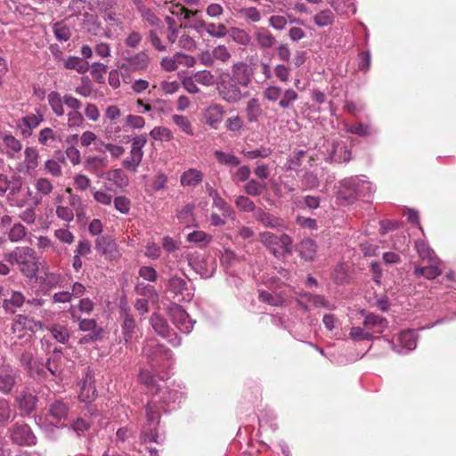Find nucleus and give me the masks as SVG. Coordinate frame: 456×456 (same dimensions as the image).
Returning <instances> with one entry per match:
<instances>
[{"label": "nucleus", "instance_id": "nucleus-1", "mask_svg": "<svg viewBox=\"0 0 456 456\" xmlns=\"http://www.w3.org/2000/svg\"><path fill=\"white\" fill-rule=\"evenodd\" d=\"M7 260L11 264L17 265L20 273L29 279L37 276L42 265L36 251L29 247L16 248L7 256Z\"/></svg>", "mask_w": 456, "mask_h": 456}, {"label": "nucleus", "instance_id": "nucleus-2", "mask_svg": "<svg viewBox=\"0 0 456 456\" xmlns=\"http://www.w3.org/2000/svg\"><path fill=\"white\" fill-rule=\"evenodd\" d=\"M363 186L367 190H371V183L360 176H352L345 178L339 183L337 191V200L341 205H349L354 203L359 198L358 187Z\"/></svg>", "mask_w": 456, "mask_h": 456}, {"label": "nucleus", "instance_id": "nucleus-3", "mask_svg": "<svg viewBox=\"0 0 456 456\" xmlns=\"http://www.w3.org/2000/svg\"><path fill=\"white\" fill-rule=\"evenodd\" d=\"M149 65L150 57L146 51H141L136 53L128 50L124 51L120 61L118 62V68L123 77L133 72L145 71Z\"/></svg>", "mask_w": 456, "mask_h": 456}, {"label": "nucleus", "instance_id": "nucleus-4", "mask_svg": "<svg viewBox=\"0 0 456 456\" xmlns=\"http://www.w3.org/2000/svg\"><path fill=\"white\" fill-rule=\"evenodd\" d=\"M259 237L260 241L276 257L292 252V239L285 233L279 236L270 232H263L259 234Z\"/></svg>", "mask_w": 456, "mask_h": 456}, {"label": "nucleus", "instance_id": "nucleus-5", "mask_svg": "<svg viewBox=\"0 0 456 456\" xmlns=\"http://www.w3.org/2000/svg\"><path fill=\"white\" fill-rule=\"evenodd\" d=\"M167 292L176 302H190L194 296L193 289L189 281L177 275L169 278Z\"/></svg>", "mask_w": 456, "mask_h": 456}, {"label": "nucleus", "instance_id": "nucleus-6", "mask_svg": "<svg viewBox=\"0 0 456 456\" xmlns=\"http://www.w3.org/2000/svg\"><path fill=\"white\" fill-rule=\"evenodd\" d=\"M147 143V136L142 134L131 140L129 156L122 161L124 168L135 173L143 158V147Z\"/></svg>", "mask_w": 456, "mask_h": 456}, {"label": "nucleus", "instance_id": "nucleus-7", "mask_svg": "<svg viewBox=\"0 0 456 456\" xmlns=\"http://www.w3.org/2000/svg\"><path fill=\"white\" fill-rule=\"evenodd\" d=\"M240 87V85L231 79L222 78L217 84V92L223 101L229 104H236L246 96Z\"/></svg>", "mask_w": 456, "mask_h": 456}, {"label": "nucleus", "instance_id": "nucleus-8", "mask_svg": "<svg viewBox=\"0 0 456 456\" xmlns=\"http://www.w3.org/2000/svg\"><path fill=\"white\" fill-rule=\"evenodd\" d=\"M158 400H153L151 403H148L146 406V419L147 425L144 427V429L142 434V439L147 442H156L158 443V435L155 432V428L159 420V410L157 408L156 403Z\"/></svg>", "mask_w": 456, "mask_h": 456}, {"label": "nucleus", "instance_id": "nucleus-9", "mask_svg": "<svg viewBox=\"0 0 456 456\" xmlns=\"http://www.w3.org/2000/svg\"><path fill=\"white\" fill-rule=\"evenodd\" d=\"M10 431L11 439L16 444L30 446L34 445L37 442L36 436L27 424L15 423Z\"/></svg>", "mask_w": 456, "mask_h": 456}, {"label": "nucleus", "instance_id": "nucleus-10", "mask_svg": "<svg viewBox=\"0 0 456 456\" xmlns=\"http://www.w3.org/2000/svg\"><path fill=\"white\" fill-rule=\"evenodd\" d=\"M327 159L330 162H347L351 159V152L342 141H328L326 144Z\"/></svg>", "mask_w": 456, "mask_h": 456}, {"label": "nucleus", "instance_id": "nucleus-11", "mask_svg": "<svg viewBox=\"0 0 456 456\" xmlns=\"http://www.w3.org/2000/svg\"><path fill=\"white\" fill-rule=\"evenodd\" d=\"M230 79L240 85L242 87H248L252 82L253 72L251 68L244 61H238L231 67Z\"/></svg>", "mask_w": 456, "mask_h": 456}, {"label": "nucleus", "instance_id": "nucleus-12", "mask_svg": "<svg viewBox=\"0 0 456 456\" xmlns=\"http://www.w3.org/2000/svg\"><path fill=\"white\" fill-rule=\"evenodd\" d=\"M170 315L173 323L180 331L188 334L193 329L195 321L191 319L189 314L178 305L170 309Z\"/></svg>", "mask_w": 456, "mask_h": 456}, {"label": "nucleus", "instance_id": "nucleus-13", "mask_svg": "<svg viewBox=\"0 0 456 456\" xmlns=\"http://www.w3.org/2000/svg\"><path fill=\"white\" fill-rule=\"evenodd\" d=\"M225 114L224 107L219 103H211L203 111L205 123L213 129H217Z\"/></svg>", "mask_w": 456, "mask_h": 456}, {"label": "nucleus", "instance_id": "nucleus-14", "mask_svg": "<svg viewBox=\"0 0 456 456\" xmlns=\"http://www.w3.org/2000/svg\"><path fill=\"white\" fill-rule=\"evenodd\" d=\"M97 251L105 256L110 260H115L120 257L117 243L109 237H100L96 240Z\"/></svg>", "mask_w": 456, "mask_h": 456}, {"label": "nucleus", "instance_id": "nucleus-15", "mask_svg": "<svg viewBox=\"0 0 456 456\" xmlns=\"http://www.w3.org/2000/svg\"><path fill=\"white\" fill-rule=\"evenodd\" d=\"M142 352L151 361L152 366H155L154 362H158L159 360L168 359L171 356V351L169 349L154 342L148 343L143 347Z\"/></svg>", "mask_w": 456, "mask_h": 456}, {"label": "nucleus", "instance_id": "nucleus-16", "mask_svg": "<svg viewBox=\"0 0 456 456\" xmlns=\"http://www.w3.org/2000/svg\"><path fill=\"white\" fill-rule=\"evenodd\" d=\"M17 370L10 365L0 369V392L8 395L16 384Z\"/></svg>", "mask_w": 456, "mask_h": 456}, {"label": "nucleus", "instance_id": "nucleus-17", "mask_svg": "<svg viewBox=\"0 0 456 456\" xmlns=\"http://www.w3.org/2000/svg\"><path fill=\"white\" fill-rule=\"evenodd\" d=\"M253 38L257 46L261 49L273 48L276 44V38L272 32L264 27H255Z\"/></svg>", "mask_w": 456, "mask_h": 456}, {"label": "nucleus", "instance_id": "nucleus-18", "mask_svg": "<svg viewBox=\"0 0 456 456\" xmlns=\"http://www.w3.org/2000/svg\"><path fill=\"white\" fill-rule=\"evenodd\" d=\"M399 346H393V349L399 354L405 351L413 350L417 346V336L413 330L402 331L397 338Z\"/></svg>", "mask_w": 456, "mask_h": 456}, {"label": "nucleus", "instance_id": "nucleus-19", "mask_svg": "<svg viewBox=\"0 0 456 456\" xmlns=\"http://www.w3.org/2000/svg\"><path fill=\"white\" fill-rule=\"evenodd\" d=\"M303 302L306 303V305H304L305 310H307L310 305L314 307H323L329 310L336 308L335 305L327 301L324 297L321 295H314L308 292L300 295L299 303L302 304Z\"/></svg>", "mask_w": 456, "mask_h": 456}, {"label": "nucleus", "instance_id": "nucleus-20", "mask_svg": "<svg viewBox=\"0 0 456 456\" xmlns=\"http://www.w3.org/2000/svg\"><path fill=\"white\" fill-rule=\"evenodd\" d=\"M362 326L369 331L375 334H381L387 326V322L385 318L369 314L365 316Z\"/></svg>", "mask_w": 456, "mask_h": 456}, {"label": "nucleus", "instance_id": "nucleus-21", "mask_svg": "<svg viewBox=\"0 0 456 456\" xmlns=\"http://www.w3.org/2000/svg\"><path fill=\"white\" fill-rule=\"evenodd\" d=\"M69 406L61 400H56L49 404V415L52 417L55 424H61L68 418Z\"/></svg>", "mask_w": 456, "mask_h": 456}, {"label": "nucleus", "instance_id": "nucleus-22", "mask_svg": "<svg viewBox=\"0 0 456 456\" xmlns=\"http://www.w3.org/2000/svg\"><path fill=\"white\" fill-rule=\"evenodd\" d=\"M254 216L256 221L261 223L265 227L273 229H282L284 227L282 219L264 211L260 208L256 210Z\"/></svg>", "mask_w": 456, "mask_h": 456}, {"label": "nucleus", "instance_id": "nucleus-23", "mask_svg": "<svg viewBox=\"0 0 456 456\" xmlns=\"http://www.w3.org/2000/svg\"><path fill=\"white\" fill-rule=\"evenodd\" d=\"M41 327L42 324L40 322H36L28 316L20 314L16 317L14 322L12 323V330L13 333L21 332L23 330L35 332L41 329Z\"/></svg>", "mask_w": 456, "mask_h": 456}, {"label": "nucleus", "instance_id": "nucleus-24", "mask_svg": "<svg viewBox=\"0 0 456 456\" xmlns=\"http://www.w3.org/2000/svg\"><path fill=\"white\" fill-rule=\"evenodd\" d=\"M37 401V397L28 391H22L16 398L20 410L26 413L35 411Z\"/></svg>", "mask_w": 456, "mask_h": 456}, {"label": "nucleus", "instance_id": "nucleus-25", "mask_svg": "<svg viewBox=\"0 0 456 456\" xmlns=\"http://www.w3.org/2000/svg\"><path fill=\"white\" fill-rule=\"evenodd\" d=\"M102 178H104L107 181L111 182L114 185H116L118 188H124L127 186L129 183L128 176L120 168L112 169L102 173Z\"/></svg>", "mask_w": 456, "mask_h": 456}, {"label": "nucleus", "instance_id": "nucleus-26", "mask_svg": "<svg viewBox=\"0 0 456 456\" xmlns=\"http://www.w3.org/2000/svg\"><path fill=\"white\" fill-rule=\"evenodd\" d=\"M108 160L106 158L99 156H89L84 161L85 169L90 173L95 174L98 177H102L101 169L106 167Z\"/></svg>", "mask_w": 456, "mask_h": 456}, {"label": "nucleus", "instance_id": "nucleus-27", "mask_svg": "<svg viewBox=\"0 0 456 456\" xmlns=\"http://www.w3.org/2000/svg\"><path fill=\"white\" fill-rule=\"evenodd\" d=\"M203 174L196 168L184 171L180 177L181 185L183 187H194L202 182Z\"/></svg>", "mask_w": 456, "mask_h": 456}, {"label": "nucleus", "instance_id": "nucleus-28", "mask_svg": "<svg viewBox=\"0 0 456 456\" xmlns=\"http://www.w3.org/2000/svg\"><path fill=\"white\" fill-rule=\"evenodd\" d=\"M246 117L249 123L257 122L263 113L259 99L253 97L247 102L245 108Z\"/></svg>", "mask_w": 456, "mask_h": 456}, {"label": "nucleus", "instance_id": "nucleus-29", "mask_svg": "<svg viewBox=\"0 0 456 456\" xmlns=\"http://www.w3.org/2000/svg\"><path fill=\"white\" fill-rule=\"evenodd\" d=\"M3 142L6 148V155L10 159H17L22 150L21 142L12 134H4L3 136Z\"/></svg>", "mask_w": 456, "mask_h": 456}, {"label": "nucleus", "instance_id": "nucleus-30", "mask_svg": "<svg viewBox=\"0 0 456 456\" xmlns=\"http://www.w3.org/2000/svg\"><path fill=\"white\" fill-rule=\"evenodd\" d=\"M20 362L31 376L34 374L42 375L44 372L45 365L43 363H37L34 360L33 355L28 352H24L20 355Z\"/></svg>", "mask_w": 456, "mask_h": 456}, {"label": "nucleus", "instance_id": "nucleus-31", "mask_svg": "<svg viewBox=\"0 0 456 456\" xmlns=\"http://www.w3.org/2000/svg\"><path fill=\"white\" fill-rule=\"evenodd\" d=\"M120 314L122 318L124 319L122 325L124 339L126 342H128L129 340L132 339L135 328V322L133 316L129 314L126 308L121 307Z\"/></svg>", "mask_w": 456, "mask_h": 456}, {"label": "nucleus", "instance_id": "nucleus-32", "mask_svg": "<svg viewBox=\"0 0 456 456\" xmlns=\"http://www.w3.org/2000/svg\"><path fill=\"white\" fill-rule=\"evenodd\" d=\"M25 302V297L19 291H12V296L9 299L3 301V308L6 313L13 314L15 309L22 306Z\"/></svg>", "mask_w": 456, "mask_h": 456}, {"label": "nucleus", "instance_id": "nucleus-33", "mask_svg": "<svg viewBox=\"0 0 456 456\" xmlns=\"http://www.w3.org/2000/svg\"><path fill=\"white\" fill-rule=\"evenodd\" d=\"M201 27L208 36L214 38H223L228 34L227 27L224 23L201 22Z\"/></svg>", "mask_w": 456, "mask_h": 456}, {"label": "nucleus", "instance_id": "nucleus-34", "mask_svg": "<svg viewBox=\"0 0 456 456\" xmlns=\"http://www.w3.org/2000/svg\"><path fill=\"white\" fill-rule=\"evenodd\" d=\"M419 257L427 263H440L433 249L425 241H417L415 244Z\"/></svg>", "mask_w": 456, "mask_h": 456}, {"label": "nucleus", "instance_id": "nucleus-35", "mask_svg": "<svg viewBox=\"0 0 456 456\" xmlns=\"http://www.w3.org/2000/svg\"><path fill=\"white\" fill-rule=\"evenodd\" d=\"M440 263H428L427 266L416 267L414 269V274L416 276H424L427 279H435L441 275L442 270L438 265Z\"/></svg>", "mask_w": 456, "mask_h": 456}, {"label": "nucleus", "instance_id": "nucleus-36", "mask_svg": "<svg viewBox=\"0 0 456 456\" xmlns=\"http://www.w3.org/2000/svg\"><path fill=\"white\" fill-rule=\"evenodd\" d=\"M47 102L51 107V110L57 117L64 115L63 98L56 91H52L47 95Z\"/></svg>", "mask_w": 456, "mask_h": 456}, {"label": "nucleus", "instance_id": "nucleus-37", "mask_svg": "<svg viewBox=\"0 0 456 456\" xmlns=\"http://www.w3.org/2000/svg\"><path fill=\"white\" fill-rule=\"evenodd\" d=\"M297 250L302 258L311 261L316 253V244L311 239L304 240L299 243Z\"/></svg>", "mask_w": 456, "mask_h": 456}, {"label": "nucleus", "instance_id": "nucleus-38", "mask_svg": "<svg viewBox=\"0 0 456 456\" xmlns=\"http://www.w3.org/2000/svg\"><path fill=\"white\" fill-rule=\"evenodd\" d=\"M151 324L153 330L161 337L168 338L169 326L167 321L159 314H153L151 317Z\"/></svg>", "mask_w": 456, "mask_h": 456}, {"label": "nucleus", "instance_id": "nucleus-39", "mask_svg": "<svg viewBox=\"0 0 456 456\" xmlns=\"http://www.w3.org/2000/svg\"><path fill=\"white\" fill-rule=\"evenodd\" d=\"M37 140L41 145L53 147L61 139L55 131L50 127H45L40 130Z\"/></svg>", "mask_w": 456, "mask_h": 456}, {"label": "nucleus", "instance_id": "nucleus-40", "mask_svg": "<svg viewBox=\"0 0 456 456\" xmlns=\"http://www.w3.org/2000/svg\"><path fill=\"white\" fill-rule=\"evenodd\" d=\"M95 395L96 389L94 386L93 379L87 375L86 380L82 384L79 399L83 402H89L94 399Z\"/></svg>", "mask_w": 456, "mask_h": 456}, {"label": "nucleus", "instance_id": "nucleus-41", "mask_svg": "<svg viewBox=\"0 0 456 456\" xmlns=\"http://www.w3.org/2000/svg\"><path fill=\"white\" fill-rule=\"evenodd\" d=\"M335 14L330 9H324L314 16V22L317 27L330 26L335 21Z\"/></svg>", "mask_w": 456, "mask_h": 456}, {"label": "nucleus", "instance_id": "nucleus-42", "mask_svg": "<svg viewBox=\"0 0 456 456\" xmlns=\"http://www.w3.org/2000/svg\"><path fill=\"white\" fill-rule=\"evenodd\" d=\"M137 9L144 22L148 23L151 27H159L161 25V20L151 9L143 4L139 5Z\"/></svg>", "mask_w": 456, "mask_h": 456}, {"label": "nucleus", "instance_id": "nucleus-43", "mask_svg": "<svg viewBox=\"0 0 456 456\" xmlns=\"http://www.w3.org/2000/svg\"><path fill=\"white\" fill-rule=\"evenodd\" d=\"M24 164L28 171H34L38 167V151L34 147H27L24 151Z\"/></svg>", "mask_w": 456, "mask_h": 456}, {"label": "nucleus", "instance_id": "nucleus-44", "mask_svg": "<svg viewBox=\"0 0 456 456\" xmlns=\"http://www.w3.org/2000/svg\"><path fill=\"white\" fill-rule=\"evenodd\" d=\"M64 67L68 69H75L80 74H84L89 69L88 62L77 56H69L65 60Z\"/></svg>", "mask_w": 456, "mask_h": 456}, {"label": "nucleus", "instance_id": "nucleus-45", "mask_svg": "<svg viewBox=\"0 0 456 456\" xmlns=\"http://www.w3.org/2000/svg\"><path fill=\"white\" fill-rule=\"evenodd\" d=\"M328 3L335 9L338 13H354L355 7L354 0H327Z\"/></svg>", "mask_w": 456, "mask_h": 456}, {"label": "nucleus", "instance_id": "nucleus-46", "mask_svg": "<svg viewBox=\"0 0 456 456\" xmlns=\"http://www.w3.org/2000/svg\"><path fill=\"white\" fill-rule=\"evenodd\" d=\"M212 56L214 57L215 62L217 61L225 64L231 60L232 53L226 45H217L212 49Z\"/></svg>", "mask_w": 456, "mask_h": 456}, {"label": "nucleus", "instance_id": "nucleus-47", "mask_svg": "<svg viewBox=\"0 0 456 456\" xmlns=\"http://www.w3.org/2000/svg\"><path fill=\"white\" fill-rule=\"evenodd\" d=\"M213 237L203 231H194L187 235V240L200 247H205L212 241Z\"/></svg>", "mask_w": 456, "mask_h": 456}, {"label": "nucleus", "instance_id": "nucleus-48", "mask_svg": "<svg viewBox=\"0 0 456 456\" xmlns=\"http://www.w3.org/2000/svg\"><path fill=\"white\" fill-rule=\"evenodd\" d=\"M224 126L228 132L234 134L235 135L240 134L244 127V121L239 115L232 116L226 118Z\"/></svg>", "mask_w": 456, "mask_h": 456}, {"label": "nucleus", "instance_id": "nucleus-49", "mask_svg": "<svg viewBox=\"0 0 456 456\" xmlns=\"http://www.w3.org/2000/svg\"><path fill=\"white\" fill-rule=\"evenodd\" d=\"M52 336L60 343L66 344L69 339L68 329L61 324H53L49 328Z\"/></svg>", "mask_w": 456, "mask_h": 456}, {"label": "nucleus", "instance_id": "nucleus-50", "mask_svg": "<svg viewBox=\"0 0 456 456\" xmlns=\"http://www.w3.org/2000/svg\"><path fill=\"white\" fill-rule=\"evenodd\" d=\"M150 136L155 141L169 142L173 139V133L165 126H155L151 132Z\"/></svg>", "mask_w": 456, "mask_h": 456}, {"label": "nucleus", "instance_id": "nucleus-51", "mask_svg": "<svg viewBox=\"0 0 456 456\" xmlns=\"http://www.w3.org/2000/svg\"><path fill=\"white\" fill-rule=\"evenodd\" d=\"M234 204L240 211L243 212H256L258 208H256L255 203L248 197L240 195L235 198Z\"/></svg>", "mask_w": 456, "mask_h": 456}, {"label": "nucleus", "instance_id": "nucleus-52", "mask_svg": "<svg viewBox=\"0 0 456 456\" xmlns=\"http://www.w3.org/2000/svg\"><path fill=\"white\" fill-rule=\"evenodd\" d=\"M215 157L220 164L237 167L240 164V160L232 153L216 151Z\"/></svg>", "mask_w": 456, "mask_h": 456}, {"label": "nucleus", "instance_id": "nucleus-53", "mask_svg": "<svg viewBox=\"0 0 456 456\" xmlns=\"http://www.w3.org/2000/svg\"><path fill=\"white\" fill-rule=\"evenodd\" d=\"M297 93L292 88H288L285 91H282L281 100L279 101V106L283 110L289 109L293 102L297 100Z\"/></svg>", "mask_w": 456, "mask_h": 456}, {"label": "nucleus", "instance_id": "nucleus-54", "mask_svg": "<svg viewBox=\"0 0 456 456\" xmlns=\"http://www.w3.org/2000/svg\"><path fill=\"white\" fill-rule=\"evenodd\" d=\"M297 93L292 88H288L285 91H282L281 100L279 101V106L283 110L289 109L293 102L297 100Z\"/></svg>", "mask_w": 456, "mask_h": 456}, {"label": "nucleus", "instance_id": "nucleus-55", "mask_svg": "<svg viewBox=\"0 0 456 456\" xmlns=\"http://www.w3.org/2000/svg\"><path fill=\"white\" fill-rule=\"evenodd\" d=\"M43 121L42 115H28L21 118V122L27 126V129L22 130L23 134L30 135L31 130L36 128Z\"/></svg>", "mask_w": 456, "mask_h": 456}, {"label": "nucleus", "instance_id": "nucleus-56", "mask_svg": "<svg viewBox=\"0 0 456 456\" xmlns=\"http://www.w3.org/2000/svg\"><path fill=\"white\" fill-rule=\"evenodd\" d=\"M349 336L354 341L370 340L374 338L373 333L371 331L367 330L363 326L352 327L350 330Z\"/></svg>", "mask_w": 456, "mask_h": 456}, {"label": "nucleus", "instance_id": "nucleus-57", "mask_svg": "<svg viewBox=\"0 0 456 456\" xmlns=\"http://www.w3.org/2000/svg\"><path fill=\"white\" fill-rule=\"evenodd\" d=\"M172 120L183 133L193 134L191 123L187 117L175 114L172 116Z\"/></svg>", "mask_w": 456, "mask_h": 456}, {"label": "nucleus", "instance_id": "nucleus-58", "mask_svg": "<svg viewBox=\"0 0 456 456\" xmlns=\"http://www.w3.org/2000/svg\"><path fill=\"white\" fill-rule=\"evenodd\" d=\"M266 188L265 183L257 182L256 180H250L244 185V191L250 196H259Z\"/></svg>", "mask_w": 456, "mask_h": 456}, {"label": "nucleus", "instance_id": "nucleus-59", "mask_svg": "<svg viewBox=\"0 0 456 456\" xmlns=\"http://www.w3.org/2000/svg\"><path fill=\"white\" fill-rule=\"evenodd\" d=\"M193 77L199 84H201L205 86H212L216 82L215 76L210 70L208 69L196 72Z\"/></svg>", "mask_w": 456, "mask_h": 456}, {"label": "nucleus", "instance_id": "nucleus-60", "mask_svg": "<svg viewBox=\"0 0 456 456\" xmlns=\"http://www.w3.org/2000/svg\"><path fill=\"white\" fill-rule=\"evenodd\" d=\"M272 150L271 148L265 147V146H260L257 149L250 150V151H243L242 154L249 159H265L271 155Z\"/></svg>", "mask_w": 456, "mask_h": 456}, {"label": "nucleus", "instance_id": "nucleus-61", "mask_svg": "<svg viewBox=\"0 0 456 456\" xmlns=\"http://www.w3.org/2000/svg\"><path fill=\"white\" fill-rule=\"evenodd\" d=\"M238 12L244 20L251 22H258L262 18L260 12L256 7L240 8Z\"/></svg>", "mask_w": 456, "mask_h": 456}, {"label": "nucleus", "instance_id": "nucleus-62", "mask_svg": "<svg viewBox=\"0 0 456 456\" xmlns=\"http://www.w3.org/2000/svg\"><path fill=\"white\" fill-rule=\"evenodd\" d=\"M281 94L282 89L278 86H269L263 91V97L270 102L280 101Z\"/></svg>", "mask_w": 456, "mask_h": 456}, {"label": "nucleus", "instance_id": "nucleus-63", "mask_svg": "<svg viewBox=\"0 0 456 456\" xmlns=\"http://www.w3.org/2000/svg\"><path fill=\"white\" fill-rule=\"evenodd\" d=\"M135 291L138 295L144 296L149 299L155 300L158 298V294L153 286L144 282H138L135 285Z\"/></svg>", "mask_w": 456, "mask_h": 456}, {"label": "nucleus", "instance_id": "nucleus-64", "mask_svg": "<svg viewBox=\"0 0 456 456\" xmlns=\"http://www.w3.org/2000/svg\"><path fill=\"white\" fill-rule=\"evenodd\" d=\"M53 33L59 41H68L71 37L70 29L62 22H57L53 25Z\"/></svg>", "mask_w": 456, "mask_h": 456}]
</instances>
